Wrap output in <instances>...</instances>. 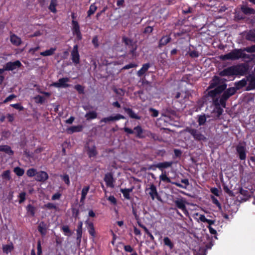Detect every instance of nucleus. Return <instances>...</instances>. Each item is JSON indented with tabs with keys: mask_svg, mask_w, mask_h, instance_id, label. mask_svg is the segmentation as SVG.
<instances>
[{
	"mask_svg": "<svg viewBox=\"0 0 255 255\" xmlns=\"http://www.w3.org/2000/svg\"><path fill=\"white\" fill-rule=\"evenodd\" d=\"M226 87V85L222 84L216 87L214 90L210 91L209 92V95L213 98L214 103L216 106H221L225 108L226 105L225 101L236 92V89L235 87L230 88L224 93L220 100L218 99H215V97L223 91Z\"/></svg>",
	"mask_w": 255,
	"mask_h": 255,
	"instance_id": "nucleus-1",
	"label": "nucleus"
},
{
	"mask_svg": "<svg viewBox=\"0 0 255 255\" xmlns=\"http://www.w3.org/2000/svg\"><path fill=\"white\" fill-rule=\"evenodd\" d=\"M248 52H255V45L250 47H246L244 50L236 49L230 53L221 55L220 58L223 60H234L241 58H244L246 56L244 51Z\"/></svg>",
	"mask_w": 255,
	"mask_h": 255,
	"instance_id": "nucleus-2",
	"label": "nucleus"
},
{
	"mask_svg": "<svg viewBox=\"0 0 255 255\" xmlns=\"http://www.w3.org/2000/svg\"><path fill=\"white\" fill-rule=\"evenodd\" d=\"M245 71V67L243 65L231 66L225 69L220 72L222 76H231L235 75H243Z\"/></svg>",
	"mask_w": 255,
	"mask_h": 255,
	"instance_id": "nucleus-3",
	"label": "nucleus"
},
{
	"mask_svg": "<svg viewBox=\"0 0 255 255\" xmlns=\"http://www.w3.org/2000/svg\"><path fill=\"white\" fill-rule=\"evenodd\" d=\"M186 131L188 132L196 140L206 141L207 139L205 131L202 128L194 129L188 128L186 129Z\"/></svg>",
	"mask_w": 255,
	"mask_h": 255,
	"instance_id": "nucleus-4",
	"label": "nucleus"
},
{
	"mask_svg": "<svg viewBox=\"0 0 255 255\" xmlns=\"http://www.w3.org/2000/svg\"><path fill=\"white\" fill-rule=\"evenodd\" d=\"M85 151L89 158H95L98 154L96 147L93 142H89L85 146Z\"/></svg>",
	"mask_w": 255,
	"mask_h": 255,
	"instance_id": "nucleus-5",
	"label": "nucleus"
},
{
	"mask_svg": "<svg viewBox=\"0 0 255 255\" xmlns=\"http://www.w3.org/2000/svg\"><path fill=\"white\" fill-rule=\"evenodd\" d=\"M236 151L240 159L244 160L247 157V148L245 143H240L236 146Z\"/></svg>",
	"mask_w": 255,
	"mask_h": 255,
	"instance_id": "nucleus-6",
	"label": "nucleus"
},
{
	"mask_svg": "<svg viewBox=\"0 0 255 255\" xmlns=\"http://www.w3.org/2000/svg\"><path fill=\"white\" fill-rule=\"evenodd\" d=\"M72 31L74 35L76 36L78 40L82 39V35L80 31V27L77 21L72 20Z\"/></svg>",
	"mask_w": 255,
	"mask_h": 255,
	"instance_id": "nucleus-7",
	"label": "nucleus"
},
{
	"mask_svg": "<svg viewBox=\"0 0 255 255\" xmlns=\"http://www.w3.org/2000/svg\"><path fill=\"white\" fill-rule=\"evenodd\" d=\"M69 81V79L68 78H61L57 82L52 83L51 86L56 88H66L69 86L67 84Z\"/></svg>",
	"mask_w": 255,
	"mask_h": 255,
	"instance_id": "nucleus-8",
	"label": "nucleus"
},
{
	"mask_svg": "<svg viewBox=\"0 0 255 255\" xmlns=\"http://www.w3.org/2000/svg\"><path fill=\"white\" fill-rule=\"evenodd\" d=\"M71 59L74 63L78 64L79 63V54L77 45H75L73 47V50L71 52Z\"/></svg>",
	"mask_w": 255,
	"mask_h": 255,
	"instance_id": "nucleus-9",
	"label": "nucleus"
},
{
	"mask_svg": "<svg viewBox=\"0 0 255 255\" xmlns=\"http://www.w3.org/2000/svg\"><path fill=\"white\" fill-rule=\"evenodd\" d=\"M21 63L19 61L7 63L4 67V70H13L19 67Z\"/></svg>",
	"mask_w": 255,
	"mask_h": 255,
	"instance_id": "nucleus-10",
	"label": "nucleus"
},
{
	"mask_svg": "<svg viewBox=\"0 0 255 255\" xmlns=\"http://www.w3.org/2000/svg\"><path fill=\"white\" fill-rule=\"evenodd\" d=\"M146 191L150 196L152 200H154L157 196L156 188L153 184L150 185V187L147 188Z\"/></svg>",
	"mask_w": 255,
	"mask_h": 255,
	"instance_id": "nucleus-11",
	"label": "nucleus"
},
{
	"mask_svg": "<svg viewBox=\"0 0 255 255\" xmlns=\"http://www.w3.org/2000/svg\"><path fill=\"white\" fill-rule=\"evenodd\" d=\"M48 178V175L46 172L40 171L37 172L35 176V179L38 181H45Z\"/></svg>",
	"mask_w": 255,
	"mask_h": 255,
	"instance_id": "nucleus-12",
	"label": "nucleus"
},
{
	"mask_svg": "<svg viewBox=\"0 0 255 255\" xmlns=\"http://www.w3.org/2000/svg\"><path fill=\"white\" fill-rule=\"evenodd\" d=\"M175 203L178 208L182 210L185 213L187 212L185 207L186 201L183 198L178 199L175 201Z\"/></svg>",
	"mask_w": 255,
	"mask_h": 255,
	"instance_id": "nucleus-13",
	"label": "nucleus"
},
{
	"mask_svg": "<svg viewBox=\"0 0 255 255\" xmlns=\"http://www.w3.org/2000/svg\"><path fill=\"white\" fill-rule=\"evenodd\" d=\"M104 180L107 186L114 187V179L112 174H107L105 175Z\"/></svg>",
	"mask_w": 255,
	"mask_h": 255,
	"instance_id": "nucleus-14",
	"label": "nucleus"
},
{
	"mask_svg": "<svg viewBox=\"0 0 255 255\" xmlns=\"http://www.w3.org/2000/svg\"><path fill=\"white\" fill-rule=\"evenodd\" d=\"M14 249L13 245L12 243H10L6 245H3L2 246V252L5 254H8L11 253Z\"/></svg>",
	"mask_w": 255,
	"mask_h": 255,
	"instance_id": "nucleus-15",
	"label": "nucleus"
},
{
	"mask_svg": "<svg viewBox=\"0 0 255 255\" xmlns=\"http://www.w3.org/2000/svg\"><path fill=\"white\" fill-rule=\"evenodd\" d=\"M86 224L87 225V228L88 230L89 233L94 238L96 236V233L95 231V228L94 227V224L93 223L90 222L88 221H86Z\"/></svg>",
	"mask_w": 255,
	"mask_h": 255,
	"instance_id": "nucleus-16",
	"label": "nucleus"
},
{
	"mask_svg": "<svg viewBox=\"0 0 255 255\" xmlns=\"http://www.w3.org/2000/svg\"><path fill=\"white\" fill-rule=\"evenodd\" d=\"M173 164V162L169 161V162H161L159 163L156 165V167L163 171V169L166 168L168 167H170Z\"/></svg>",
	"mask_w": 255,
	"mask_h": 255,
	"instance_id": "nucleus-17",
	"label": "nucleus"
},
{
	"mask_svg": "<svg viewBox=\"0 0 255 255\" xmlns=\"http://www.w3.org/2000/svg\"><path fill=\"white\" fill-rule=\"evenodd\" d=\"M0 151L4 152L9 155H12L13 154V151L11 149L10 147L7 145H0Z\"/></svg>",
	"mask_w": 255,
	"mask_h": 255,
	"instance_id": "nucleus-18",
	"label": "nucleus"
},
{
	"mask_svg": "<svg viewBox=\"0 0 255 255\" xmlns=\"http://www.w3.org/2000/svg\"><path fill=\"white\" fill-rule=\"evenodd\" d=\"M90 189V187L89 186H84L81 192V197L80 199V202L82 203H84V201L86 198V196L87 193H88Z\"/></svg>",
	"mask_w": 255,
	"mask_h": 255,
	"instance_id": "nucleus-19",
	"label": "nucleus"
},
{
	"mask_svg": "<svg viewBox=\"0 0 255 255\" xmlns=\"http://www.w3.org/2000/svg\"><path fill=\"white\" fill-rule=\"evenodd\" d=\"M56 50V47H51L49 49L46 50L43 52H40V54L43 56H49L54 54Z\"/></svg>",
	"mask_w": 255,
	"mask_h": 255,
	"instance_id": "nucleus-20",
	"label": "nucleus"
},
{
	"mask_svg": "<svg viewBox=\"0 0 255 255\" xmlns=\"http://www.w3.org/2000/svg\"><path fill=\"white\" fill-rule=\"evenodd\" d=\"M132 188L121 189L120 191L123 193L124 197L127 199H130V193L132 191Z\"/></svg>",
	"mask_w": 255,
	"mask_h": 255,
	"instance_id": "nucleus-21",
	"label": "nucleus"
},
{
	"mask_svg": "<svg viewBox=\"0 0 255 255\" xmlns=\"http://www.w3.org/2000/svg\"><path fill=\"white\" fill-rule=\"evenodd\" d=\"M10 41L13 44L16 46L19 45L21 43V39L14 34L11 35Z\"/></svg>",
	"mask_w": 255,
	"mask_h": 255,
	"instance_id": "nucleus-22",
	"label": "nucleus"
},
{
	"mask_svg": "<svg viewBox=\"0 0 255 255\" xmlns=\"http://www.w3.org/2000/svg\"><path fill=\"white\" fill-rule=\"evenodd\" d=\"M241 9L245 14H251L255 13V10L253 8L248 7L246 5H243L241 7Z\"/></svg>",
	"mask_w": 255,
	"mask_h": 255,
	"instance_id": "nucleus-23",
	"label": "nucleus"
},
{
	"mask_svg": "<svg viewBox=\"0 0 255 255\" xmlns=\"http://www.w3.org/2000/svg\"><path fill=\"white\" fill-rule=\"evenodd\" d=\"M134 133L136 134V136L139 138H142L144 137V135H143V133L145 131H144L141 128L140 126H137L134 128Z\"/></svg>",
	"mask_w": 255,
	"mask_h": 255,
	"instance_id": "nucleus-24",
	"label": "nucleus"
},
{
	"mask_svg": "<svg viewBox=\"0 0 255 255\" xmlns=\"http://www.w3.org/2000/svg\"><path fill=\"white\" fill-rule=\"evenodd\" d=\"M149 67V65L148 64H143L142 65V68L139 70L138 71L137 73V75L139 77H140L142 75H143L145 73V72L147 71Z\"/></svg>",
	"mask_w": 255,
	"mask_h": 255,
	"instance_id": "nucleus-25",
	"label": "nucleus"
},
{
	"mask_svg": "<svg viewBox=\"0 0 255 255\" xmlns=\"http://www.w3.org/2000/svg\"><path fill=\"white\" fill-rule=\"evenodd\" d=\"M163 243L164 245L167 246L170 250H172L174 247L173 243L168 237H166L163 239Z\"/></svg>",
	"mask_w": 255,
	"mask_h": 255,
	"instance_id": "nucleus-26",
	"label": "nucleus"
},
{
	"mask_svg": "<svg viewBox=\"0 0 255 255\" xmlns=\"http://www.w3.org/2000/svg\"><path fill=\"white\" fill-rule=\"evenodd\" d=\"M82 225H83L82 222H79V225H78V229L77 230V239L78 240H79V242H80L81 238L82 237Z\"/></svg>",
	"mask_w": 255,
	"mask_h": 255,
	"instance_id": "nucleus-27",
	"label": "nucleus"
},
{
	"mask_svg": "<svg viewBox=\"0 0 255 255\" xmlns=\"http://www.w3.org/2000/svg\"><path fill=\"white\" fill-rule=\"evenodd\" d=\"M125 110L130 118L138 120L140 119V117L137 116L131 109L126 108Z\"/></svg>",
	"mask_w": 255,
	"mask_h": 255,
	"instance_id": "nucleus-28",
	"label": "nucleus"
},
{
	"mask_svg": "<svg viewBox=\"0 0 255 255\" xmlns=\"http://www.w3.org/2000/svg\"><path fill=\"white\" fill-rule=\"evenodd\" d=\"M82 129V127L81 126H73L68 129V131L69 133H73L74 132L80 131Z\"/></svg>",
	"mask_w": 255,
	"mask_h": 255,
	"instance_id": "nucleus-29",
	"label": "nucleus"
},
{
	"mask_svg": "<svg viewBox=\"0 0 255 255\" xmlns=\"http://www.w3.org/2000/svg\"><path fill=\"white\" fill-rule=\"evenodd\" d=\"M97 117V114L95 111L90 112L85 115V117L88 120L96 119Z\"/></svg>",
	"mask_w": 255,
	"mask_h": 255,
	"instance_id": "nucleus-30",
	"label": "nucleus"
},
{
	"mask_svg": "<svg viewBox=\"0 0 255 255\" xmlns=\"http://www.w3.org/2000/svg\"><path fill=\"white\" fill-rule=\"evenodd\" d=\"M57 5L56 0H51L50 5L49 6V9L52 12L55 13L56 12V6Z\"/></svg>",
	"mask_w": 255,
	"mask_h": 255,
	"instance_id": "nucleus-31",
	"label": "nucleus"
},
{
	"mask_svg": "<svg viewBox=\"0 0 255 255\" xmlns=\"http://www.w3.org/2000/svg\"><path fill=\"white\" fill-rule=\"evenodd\" d=\"M13 172L15 173V174L18 176H21L23 175L24 173V170L23 169L19 167H16L13 169Z\"/></svg>",
	"mask_w": 255,
	"mask_h": 255,
	"instance_id": "nucleus-32",
	"label": "nucleus"
},
{
	"mask_svg": "<svg viewBox=\"0 0 255 255\" xmlns=\"http://www.w3.org/2000/svg\"><path fill=\"white\" fill-rule=\"evenodd\" d=\"M1 178L4 180H9L11 178L10 171L9 170H7L3 172L1 174Z\"/></svg>",
	"mask_w": 255,
	"mask_h": 255,
	"instance_id": "nucleus-33",
	"label": "nucleus"
},
{
	"mask_svg": "<svg viewBox=\"0 0 255 255\" xmlns=\"http://www.w3.org/2000/svg\"><path fill=\"white\" fill-rule=\"evenodd\" d=\"M159 179L164 182H171L170 179L167 176L165 171H162V174L159 176Z\"/></svg>",
	"mask_w": 255,
	"mask_h": 255,
	"instance_id": "nucleus-34",
	"label": "nucleus"
},
{
	"mask_svg": "<svg viewBox=\"0 0 255 255\" xmlns=\"http://www.w3.org/2000/svg\"><path fill=\"white\" fill-rule=\"evenodd\" d=\"M170 40V38L168 36L163 37L159 41V45L162 46L168 43Z\"/></svg>",
	"mask_w": 255,
	"mask_h": 255,
	"instance_id": "nucleus-35",
	"label": "nucleus"
},
{
	"mask_svg": "<svg viewBox=\"0 0 255 255\" xmlns=\"http://www.w3.org/2000/svg\"><path fill=\"white\" fill-rule=\"evenodd\" d=\"M220 81V78L217 76H215L211 82L210 88H212L215 87Z\"/></svg>",
	"mask_w": 255,
	"mask_h": 255,
	"instance_id": "nucleus-36",
	"label": "nucleus"
},
{
	"mask_svg": "<svg viewBox=\"0 0 255 255\" xmlns=\"http://www.w3.org/2000/svg\"><path fill=\"white\" fill-rule=\"evenodd\" d=\"M97 8V7L94 3L91 4L90 5V8L88 11V15L90 16L91 15L93 14L95 12Z\"/></svg>",
	"mask_w": 255,
	"mask_h": 255,
	"instance_id": "nucleus-37",
	"label": "nucleus"
},
{
	"mask_svg": "<svg viewBox=\"0 0 255 255\" xmlns=\"http://www.w3.org/2000/svg\"><path fill=\"white\" fill-rule=\"evenodd\" d=\"M36 173L37 172L36 169L34 168H30L27 171L26 174L29 177H33L34 176H36Z\"/></svg>",
	"mask_w": 255,
	"mask_h": 255,
	"instance_id": "nucleus-38",
	"label": "nucleus"
},
{
	"mask_svg": "<svg viewBox=\"0 0 255 255\" xmlns=\"http://www.w3.org/2000/svg\"><path fill=\"white\" fill-rule=\"evenodd\" d=\"M11 134L9 130H3L1 133L2 139L8 138Z\"/></svg>",
	"mask_w": 255,
	"mask_h": 255,
	"instance_id": "nucleus-39",
	"label": "nucleus"
},
{
	"mask_svg": "<svg viewBox=\"0 0 255 255\" xmlns=\"http://www.w3.org/2000/svg\"><path fill=\"white\" fill-rule=\"evenodd\" d=\"M34 99L35 102L37 103L42 104L44 101V98L40 95L36 96V97H35L34 98Z\"/></svg>",
	"mask_w": 255,
	"mask_h": 255,
	"instance_id": "nucleus-40",
	"label": "nucleus"
},
{
	"mask_svg": "<svg viewBox=\"0 0 255 255\" xmlns=\"http://www.w3.org/2000/svg\"><path fill=\"white\" fill-rule=\"evenodd\" d=\"M141 227L144 229L145 233L149 236L150 240L151 241H154V238L153 236L151 234V233L148 231V230L145 226H142Z\"/></svg>",
	"mask_w": 255,
	"mask_h": 255,
	"instance_id": "nucleus-41",
	"label": "nucleus"
},
{
	"mask_svg": "<svg viewBox=\"0 0 255 255\" xmlns=\"http://www.w3.org/2000/svg\"><path fill=\"white\" fill-rule=\"evenodd\" d=\"M206 121V118L205 115L200 116L198 118V123L200 125L205 124Z\"/></svg>",
	"mask_w": 255,
	"mask_h": 255,
	"instance_id": "nucleus-42",
	"label": "nucleus"
},
{
	"mask_svg": "<svg viewBox=\"0 0 255 255\" xmlns=\"http://www.w3.org/2000/svg\"><path fill=\"white\" fill-rule=\"evenodd\" d=\"M248 38L252 41H255V30L250 31L248 34Z\"/></svg>",
	"mask_w": 255,
	"mask_h": 255,
	"instance_id": "nucleus-43",
	"label": "nucleus"
},
{
	"mask_svg": "<svg viewBox=\"0 0 255 255\" xmlns=\"http://www.w3.org/2000/svg\"><path fill=\"white\" fill-rule=\"evenodd\" d=\"M187 96H188L187 94H186V93L181 92V93H177L175 96V98L176 99H178L180 97H182L184 99H185V98H187Z\"/></svg>",
	"mask_w": 255,
	"mask_h": 255,
	"instance_id": "nucleus-44",
	"label": "nucleus"
},
{
	"mask_svg": "<svg viewBox=\"0 0 255 255\" xmlns=\"http://www.w3.org/2000/svg\"><path fill=\"white\" fill-rule=\"evenodd\" d=\"M197 216H199V219L198 221H201L202 222L206 223L208 221V219L205 217V216L203 215H199V214H196Z\"/></svg>",
	"mask_w": 255,
	"mask_h": 255,
	"instance_id": "nucleus-45",
	"label": "nucleus"
},
{
	"mask_svg": "<svg viewBox=\"0 0 255 255\" xmlns=\"http://www.w3.org/2000/svg\"><path fill=\"white\" fill-rule=\"evenodd\" d=\"M27 212L30 213L32 216L34 215V208L31 205H29L27 207Z\"/></svg>",
	"mask_w": 255,
	"mask_h": 255,
	"instance_id": "nucleus-46",
	"label": "nucleus"
},
{
	"mask_svg": "<svg viewBox=\"0 0 255 255\" xmlns=\"http://www.w3.org/2000/svg\"><path fill=\"white\" fill-rule=\"evenodd\" d=\"M10 106L13 107L14 108L18 110L19 111H22L23 110V107L20 104H11Z\"/></svg>",
	"mask_w": 255,
	"mask_h": 255,
	"instance_id": "nucleus-47",
	"label": "nucleus"
},
{
	"mask_svg": "<svg viewBox=\"0 0 255 255\" xmlns=\"http://www.w3.org/2000/svg\"><path fill=\"white\" fill-rule=\"evenodd\" d=\"M61 177L62 180H63V181H64V182L66 184L69 185L70 180H69V177L68 175H64L61 176Z\"/></svg>",
	"mask_w": 255,
	"mask_h": 255,
	"instance_id": "nucleus-48",
	"label": "nucleus"
},
{
	"mask_svg": "<svg viewBox=\"0 0 255 255\" xmlns=\"http://www.w3.org/2000/svg\"><path fill=\"white\" fill-rule=\"evenodd\" d=\"M111 121H113V116H110V117H108L107 118H104L100 121V122L101 123L104 122V123H107L110 122Z\"/></svg>",
	"mask_w": 255,
	"mask_h": 255,
	"instance_id": "nucleus-49",
	"label": "nucleus"
},
{
	"mask_svg": "<svg viewBox=\"0 0 255 255\" xmlns=\"http://www.w3.org/2000/svg\"><path fill=\"white\" fill-rule=\"evenodd\" d=\"M44 207L49 209H56V206L55 204L51 203H48L45 204L44 205Z\"/></svg>",
	"mask_w": 255,
	"mask_h": 255,
	"instance_id": "nucleus-50",
	"label": "nucleus"
},
{
	"mask_svg": "<svg viewBox=\"0 0 255 255\" xmlns=\"http://www.w3.org/2000/svg\"><path fill=\"white\" fill-rule=\"evenodd\" d=\"M125 119L124 116H122L121 115H120V114H117V115H116L115 116H113V121H118V120H119L120 119Z\"/></svg>",
	"mask_w": 255,
	"mask_h": 255,
	"instance_id": "nucleus-51",
	"label": "nucleus"
},
{
	"mask_svg": "<svg viewBox=\"0 0 255 255\" xmlns=\"http://www.w3.org/2000/svg\"><path fill=\"white\" fill-rule=\"evenodd\" d=\"M137 66V65L134 63H130L129 64H128L126 66H125L123 69H128L131 68L136 67Z\"/></svg>",
	"mask_w": 255,
	"mask_h": 255,
	"instance_id": "nucleus-52",
	"label": "nucleus"
},
{
	"mask_svg": "<svg viewBox=\"0 0 255 255\" xmlns=\"http://www.w3.org/2000/svg\"><path fill=\"white\" fill-rule=\"evenodd\" d=\"M16 96L12 94L7 97L3 101V103H7L8 102L11 101L13 99L15 98Z\"/></svg>",
	"mask_w": 255,
	"mask_h": 255,
	"instance_id": "nucleus-53",
	"label": "nucleus"
},
{
	"mask_svg": "<svg viewBox=\"0 0 255 255\" xmlns=\"http://www.w3.org/2000/svg\"><path fill=\"white\" fill-rule=\"evenodd\" d=\"M149 111L151 112V116L153 117H156L158 115V112L157 110L150 108Z\"/></svg>",
	"mask_w": 255,
	"mask_h": 255,
	"instance_id": "nucleus-54",
	"label": "nucleus"
},
{
	"mask_svg": "<svg viewBox=\"0 0 255 255\" xmlns=\"http://www.w3.org/2000/svg\"><path fill=\"white\" fill-rule=\"evenodd\" d=\"M38 230L42 235H45L46 233V229L42 226L41 224L38 227Z\"/></svg>",
	"mask_w": 255,
	"mask_h": 255,
	"instance_id": "nucleus-55",
	"label": "nucleus"
},
{
	"mask_svg": "<svg viewBox=\"0 0 255 255\" xmlns=\"http://www.w3.org/2000/svg\"><path fill=\"white\" fill-rule=\"evenodd\" d=\"M62 230L64 232V233L66 235H68V236L69 235V234L70 233V231L68 226H63L62 227Z\"/></svg>",
	"mask_w": 255,
	"mask_h": 255,
	"instance_id": "nucleus-56",
	"label": "nucleus"
},
{
	"mask_svg": "<svg viewBox=\"0 0 255 255\" xmlns=\"http://www.w3.org/2000/svg\"><path fill=\"white\" fill-rule=\"evenodd\" d=\"M75 89L77 90L80 93H82L84 92V88L83 87L80 85H77L75 86Z\"/></svg>",
	"mask_w": 255,
	"mask_h": 255,
	"instance_id": "nucleus-57",
	"label": "nucleus"
},
{
	"mask_svg": "<svg viewBox=\"0 0 255 255\" xmlns=\"http://www.w3.org/2000/svg\"><path fill=\"white\" fill-rule=\"evenodd\" d=\"M25 193L24 192H22L19 194V203H21L23 202L25 200Z\"/></svg>",
	"mask_w": 255,
	"mask_h": 255,
	"instance_id": "nucleus-58",
	"label": "nucleus"
},
{
	"mask_svg": "<svg viewBox=\"0 0 255 255\" xmlns=\"http://www.w3.org/2000/svg\"><path fill=\"white\" fill-rule=\"evenodd\" d=\"M108 200L113 204H116V199L113 196H110L108 198Z\"/></svg>",
	"mask_w": 255,
	"mask_h": 255,
	"instance_id": "nucleus-59",
	"label": "nucleus"
},
{
	"mask_svg": "<svg viewBox=\"0 0 255 255\" xmlns=\"http://www.w3.org/2000/svg\"><path fill=\"white\" fill-rule=\"evenodd\" d=\"M60 196H61V194L59 193H57L54 194L52 196V200H58L60 198Z\"/></svg>",
	"mask_w": 255,
	"mask_h": 255,
	"instance_id": "nucleus-60",
	"label": "nucleus"
},
{
	"mask_svg": "<svg viewBox=\"0 0 255 255\" xmlns=\"http://www.w3.org/2000/svg\"><path fill=\"white\" fill-rule=\"evenodd\" d=\"M125 250L126 252L131 253L133 251V249L130 246L127 245L124 247Z\"/></svg>",
	"mask_w": 255,
	"mask_h": 255,
	"instance_id": "nucleus-61",
	"label": "nucleus"
},
{
	"mask_svg": "<svg viewBox=\"0 0 255 255\" xmlns=\"http://www.w3.org/2000/svg\"><path fill=\"white\" fill-rule=\"evenodd\" d=\"M189 55L192 57H197L199 54L197 51H193L189 53Z\"/></svg>",
	"mask_w": 255,
	"mask_h": 255,
	"instance_id": "nucleus-62",
	"label": "nucleus"
},
{
	"mask_svg": "<svg viewBox=\"0 0 255 255\" xmlns=\"http://www.w3.org/2000/svg\"><path fill=\"white\" fill-rule=\"evenodd\" d=\"M123 40L126 45H128L131 43V41L127 37H123Z\"/></svg>",
	"mask_w": 255,
	"mask_h": 255,
	"instance_id": "nucleus-63",
	"label": "nucleus"
},
{
	"mask_svg": "<svg viewBox=\"0 0 255 255\" xmlns=\"http://www.w3.org/2000/svg\"><path fill=\"white\" fill-rule=\"evenodd\" d=\"M209 232L211 234L215 235L217 233L216 231L213 229L211 226H208Z\"/></svg>",
	"mask_w": 255,
	"mask_h": 255,
	"instance_id": "nucleus-64",
	"label": "nucleus"
}]
</instances>
